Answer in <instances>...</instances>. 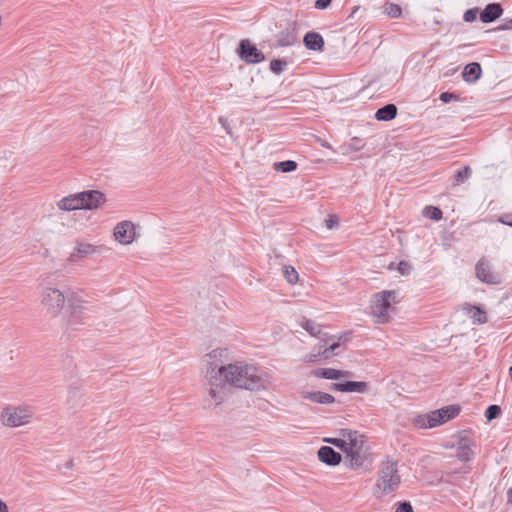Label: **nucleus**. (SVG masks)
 <instances>
[{
  "label": "nucleus",
  "instance_id": "41",
  "mask_svg": "<svg viewBox=\"0 0 512 512\" xmlns=\"http://www.w3.org/2000/svg\"><path fill=\"white\" fill-rule=\"evenodd\" d=\"M498 221L502 224L512 227V214H503L499 217Z\"/></svg>",
  "mask_w": 512,
  "mask_h": 512
},
{
  "label": "nucleus",
  "instance_id": "47",
  "mask_svg": "<svg viewBox=\"0 0 512 512\" xmlns=\"http://www.w3.org/2000/svg\"><path fill=\"white\" fill-rule=\"evenodd\" d=\"M509 373H510V377H511V380H512V366L509 369Z\"/></svg>",
  "mask_w": 512,
  "mask_h": 512
},
{
  "label": "nucleus",
  "instance_id": "31",
  "mask_svg": "<svg viewBox=\"0 0 512 512\" xmlns=\"http://www.w3.org/2000/svg\"><path fill=\"white\" fill-rule=\"evenodd\" d=\"M323 350L319 347L317 352H311L303 356V361L305 363H314L318 361L319 359H324Z\"/></svg>",
  "mask_w": 512,
  "mask_h": 512
},
{
  "label": "nucleus",
  "instance_id": "36",
  "mask_svg": "<svg viewBox=\"0 0 512 512\" xmlns=\"http://www.w3.org/2000/svg\"><path fill=\"white\" fill-rule=\"evenodd\" d=\"M478 14V10L476 8L468 9L464 12L463 19L466 22H473Z\"/></svg>",
  "mask_w": 512,
  "mask_h": 512
},
{
  "label": "nucleus",
  "instance_id": "26",
  "mask_svg": "<svg viewBox=\"0 0 512 512\" xmlns=\"http://www.w3.org/2000/svg\"><path fill=\"white\" fill-rule=\"evenodd\" d=\"M282 274H283L284 278L287 280V282L290 284L297 283V281L299 279V274L296 271V269L289 265H284L282 267Z\"/></svg>",
  "mask_w": 512,
  "mask_h": 512
},
{
  "label": "nucleus",
  "instance_id": "28",
  "mask_svg": "<svg viewBox=\"0 0 512 512\" xmlns=\"http://www.w3.org/2000/svg\"><path fill=\"white\" fill-rule=\"evenodd\" d=\"M383 9L384 13L392 18H399L402 15V9L398 4L386 3Z\"/></svg>",
  "mask_w": 512,
  "mask_h": 512
},
{
  "label": "nucleus",
  "instance_id": "23",
  "mask_svg": "<svg viewBox=\"0 0 512 512\" xmlns=\"http://www.w3.org/2000/svg\"><path fill=\"white\" fill-rule=\"evenodd\" d=\"M482 74V69L479 63L472 62L465 66L462 73L463 79L466 82L472 83L477 81Z\"/></svg>",
  "mask_w": 512,
  "mask_h": 512
},
{
  "label": "nucleus",
  "instance_id": "22",
  "mask_svg": "<svg viewBox=\"0 0 512 512\" xmlns=\"http://www.w3.org/2000/svg\"><path fill=\"white\" fill-rule=\"evenodd\" d=\"M305 47L313 51H321L324 47L323 37L316 32H309L304 36Z\"/></svg>",
  "mask_w": 512,
  "mask_h": 512
},
{
  "label": "nucleus",
  "instance_id": "9",
  "mask_svg": "<svg viewBox=\"0 0 512 512\" xmlns=\"http://www.w3.org/2000/svg\"><path fill=\"white\" fill-rule=\"evenodd\" d=\"M113 236L120 244L130 245L135 240V225L131 221H121L114 227Z\"/></svg>",
  "mask_w": 512,
  "mask_h": 512
},
{
  "label": "nucleus",
  "instance_id": "24",
  "mask_svg": "<svg viewBox=\"0 0 512 512\" xmlns=\"http://www.w3.org/2000/svg\"><path fill=\"white\" fill-rule=\"evenodd\" d=\"M463 310L472 319L474 324H484L487 322L486 313L479 307L465 304Z\"/></svg>",
  "mask_w": 512,
  "mask_h": 512
},
{
  "label": "nucleus",
  "instance_id": "2",
  "mask_svg": "<svg viewBox=\"0 0 512 512\" xmlns=\"http://www.w3.org/2000/svg\"><path fill=\"white\" fill-rule=\"evenodd\" d=\"M39 302L47 316L60 318V325L65 330H77L89 318L87 302L78 291H62L56 286L44 285L39 292Z\"/></svg>",
  "mask_w": 512,
  "mask_h": 512
},
{
  "label": "nucleus",
  "instance_id": "38",
  "mask_svg": "<svg viewBox=\"0 0 512 512\" xmlns=\"http://www.w3.org/2000/svg\"><path fill=\"white\" fill-rule=\"evenodd\" d=\"M325 225L328 229H333L335 228L337 225H338V218L334 215H330L326 220H325Z\"/></svg>",
  "mask_w": 512,
  "mask_h": 512
},
{
  "label": "nucleus",
  "instance_id": "20",
  "mask_svg": "<svg viewBox=\"0 0 512 512\" xmlns=\"http://www.w3.org/2000/svg\"><path fill=\"white\" fill-rule=\"evenodd\" d=\"M473 444L466 438H462L457 447V457L463 462L470 461L474 456Z\"/></svg>",
  "mask_w": 512,
  "mask_h": 512
},
{
  "label": "nucleus",
  "instance_id": "32",
  "mask_svg": "<svg viewBox=\"0 0 512 512\" xmlns=\"http://www.w3.org/2000/svg\"><path fill=\"white\" fill-rule=\"evenodd\" d=\"M287 65V62L284 61V60H281V59H274L271 61L270 63V70L274 73V74H281L285 68V66Z\"/></svg>",
  "mask_w": 512,
  "mask_h": 512
},
{
  "label": "nucleus",
  "instance_id": "7",
  "mask_svg": "<svg viewBox=\"0 0 512 512\" xmlns=\"http://www.w3.org/2000/svg\"><path fill=\"white\" fill-rule=\"evenodd\" d=\"M33 416L29 406H7L0 414L1 423L10 428H16L28 424Z\"/></svg>",
  "mask_w": 512,
  "mask_h": 512
},
{
  "label": "nucleus",
  "instance_id": "14",
  "mask_svg": "<svg viewBox=\"0 0 512 512\" xmlns=\"http://www.w3.org/2000/svg\"><path fill=\"white\" fill-rule=\"evenodd\" d=\"M368 383L364 381H346L341 383H333L331 390L350 393H365L368 390Z\"/></svg>",
  "mask_w": 512,
  "mask_h": 512
},
{
  "label": "nucleus",
  "instance_id": "1",
  "mask_svg": "<svg viewBox=\"0 0 512 512\" xmlns=\"http://www.w3.org/2000/svg\"><path fill=\"white\" fill-rule=\"evenodd\" d=\"M225 350L215 349L205 355L206 369L203 379V388L206 394L204 402L208 408H216L223 404L227 398V386L245 390H265L271 384L270 376L254 365L235 362L219 366L218 357Z\"/></svg>",
  "mask_w": 512,
  "mask_h": 512
},
{
  "label": "nucleus",
  "instance_id": "37",
  "mask_svg": "<svg viewBox=\"0 0 512 512\" xmlns=\"http://www.w3.org/2000/svg\"><path fill=\"white\" fill-rule=\"evenodd\" d=\"M324 441L338 447L340 450L345 443L342 436H339L338 438H326Z\"/></svg>",
  "mask_w": 512,
  "mask_h": 512
},
{
  "label": "nucleus",
  "instance_id": "13",
  "mask_svg": "<svg viewBox=\"0 0 512 512\" xmlns=\"http://www.w3.org/2000/svg\"><path fill=\"white\" fill-rule=\"evenodd\" d=\"M299 395L302 399L309 400L313 403L318 404H332L335 402V398L333 395L321 391H310L306 388H302L299 391Z\"/></svg>",
  "mask_w": 512,
  "mask_h": 512
},
{
  "label": "nucleus",
  "instance_id": "16",
  "mask_svg": "<svg viewBox=\"0 0 512 512\" xmlns=\"http://www.w3.org/2000/svg\"><path fill=\"white\" fill-rule=\"evenodd\" d=\"M342 338V336L336 338L335 336H328L326 334L322 335L319 346L323 350V354H325L324 359H328L336 354V350L340 346Z\"/></svg>",
  "mask_w": 512,
  "mask_h": 512
},
{
  "label": "nucleus",
  "instance_id": "8",
  "mask_svg": "<svg viewBox=\"0 0 512 512\" xmlns=\"http://www.w3.org/2000/svg\"><path fill=\"white\" fill-rule=\"evenodd\" d=\"M238 54L248 64H257L265 59V55L247 39L240 41Z\"/></svg>",
  "mask_w": 512,
  "mask_h": 512
},
{
  "label": "nucleus",
  "instance_id": "11",
  "mask_svg": "<svg viewBox=\"0 0 512 512\" xmlns=\"http://www.w3.org/2000/svg\"><path fill=\"white\" fill-rule=\"evenodd\" d=\"M81 192L69 194L57 201V208L60 211L71 212L75 210H83Z\"/></svg>",
  "mask_w": 512,
  "mask_h": 512
},
{
  "label": "nucleus",
  "instance_id": "45",
  "mask_svg": "<svg viewBox=\"0 0 512 512\" xmlns=\"http://www.w3.org/2000/svg\"><path fill=\"white\" fill-rule=\"evenodd\" d=\"M0 512H9L7 504L2 499H0Z\"/></svg>",
  "mask_w": 512,
  "mask_h": 512
},
{
  "label": "nucleus",
  "instance_id": "12",
  "mask_svg": "<svg viewBox=\"0 0 512 512\" xmlns=\"http://www.w3.org/2000/svg\"><path fill=\"white\" fill-rule=\"evenodd\" d=\"M476 276L480 281L487 284L495 285L501 282L500 277L491 271L488 262L484 259H481L476 265Z\"/></svg>",
  "mask_w": 512,
  "mask_h": 512
},
{
  "label": "nucleus",
  "instance_id": "44",
  "mask_svg": "<svg viewBox=\"0 0 512 512\" xmlns=\"http://www.w3.org/2000/svg\"><path fill=\"white\" fill-rule=\"evenodd\" d=\"M502 29H505V30L512 29V19L505 20V23L503 24Z\"/></svg>",
  "mask_w": 512,
  "mask_h": 512
},
{
  "label": "nucleus",
  "instance_id": "29",
  "mask_svg": "<svg viewBox=\"0 0 512 512\" xmlns=\"http://www.w3.org/2000/svg\"><path fill=\"white\" fill-rule=\"evenodd\" d=\"M424 215L429 219L438 221L442 219L443 213L437 207H426L424 209Z\"/></svg>",
  "mask_w": 512,
  "mask_h": 512
},
{
  "label": "nucleus",
  "instance_id": "39",
  "mask_svg": "<svg viewBox=\"0 0 512 512\" xmlns=\"http://www.w3.org/2000/svg\"><path fill=\"white\" fill-rule=\"evenodd\" d=\"M395 512H414L409 502H402L398 505Z\"/></svg>",
  "mask_w": 512,
  "mask_h": 512
},
{
  "label": "nucleus",
  "instance_id": "6",
  "mask_svg": "<svg viewBox=\"0 0 512 512\" xmlns=\"http://www.w3.org/2000/svg\"><path fill=\"white\" fill-rule=\"evenodd\" d=\"M459 411V408L456 406L444 407L429 414L417 416L414 424L421 429L433 428L454 418L458 415Z\"/></svg>",
  "mask_w": 512,
  "mask_h": 512
},
{
  "label": "nucleus",
  "instance_id": "10",
  "mask_svg": "<svg viewBox=\"0 0 512 512\" xmlns=\"http://www.w3.org/2000/svg\"><path fill=\"white\" fill-rule=\"evenodd\" d=\"M83 210H97L107 202L106 195L99 190H86L81 192Z\"/></svg>",
  "mask_w": 512,
  "mask_h": 512
},
{
  "label": "nucleus",
  "instance_id": "42",
  "mask_svg": "<svg viewBox=\"0 0 512 512\" xmlns=\"http://www.w3.org/2000/svg\"><path fill=\"white\" fill-rule=\"evenodd\" d=\"M457 96L453 93H449V92H444L440 95V100L444 103H448L450 102L451 100H454L456 99Z\"/></svg>",
  "mask_w": 512,
  "mask_h": 512
},
{
  "label": "nucleus",
  "instance_id": "3",
  "mask_svg": "<svg viewBox=\"0 0 512 512\" xmlns=\"http://www.w3.org/2000/svg\"><path fill=\"white\" fill-rule=\"evenodd\" d=\"M339 436H342L345 440L341 451L345 453L348 466L352 469L362 467L366 459L364 435L356 430L341 429Z\"/></svg>",
  "mask_w": 512,
  "mask_h": 512
},
{
  "label": "nucleus",
  "instance_id": "30",
  "mask_svg": "<svg viewBox=\"0 0 512 512\" xmlns=\"http://www.w3.org/2000/svg\"><path fill=\"white\" fill-rule=\"evenodd\" d=\"M471 174L472 171L469 166H465L463 170L457 171L455 175V185H458L467 180L468 178H470Z\"/></svg>",
  "mask_w": 512,
  "mask_h": 512
},
{
  "label": "nucleus",
  "instance_id": "34",
  "mask_svg": "<svg viewBox=\"0 0 512 512\" xmlns=\"http://www.w3.org/2000/svg\"><path fill=\"white\" fill-rule=\"evenodd\" d=\"M363 147H364V144L362 143V141L359 138L354 137L351 139V142L347 145V150L348 151H359Z\"/></svg>",
  "mask_w": 512,
  "mask_h": 512
},
{
  "label": "nucleus",
  "instance_id": "21",
  "mask_svg": "<svg viewBox=\"0 0 512 512\" xmlns=\"http://www.w3.org/2000/svg\"><path fill=\"white\" fill-rule=\"evenodd\" d=\"M298 325L313 337L321 338L323 335L322 326L319 323L315 322L314 320H311L305 316H302L298 320Z\"/></svg>",
  "mask_w": 512,
  "mask_h": 512
},
{
  "label": "nucleus",
  "instance_id": "15",
  "mask_svg": "<svg viewBox=\"0 0 512 512\" xmlns=\"http://www.w3.org/2000/svg\"><path fill=\"white\" fill-rule=\"evenodd\" d=\"M102 252V246H96L91 243L80 242L74 248L70 255V261H77L78 257H89Z\"/></svg>",
  "mask_w": 512,
  "mask_h": 512
},
{
  "label": "nucleus",
  "instance_id": "43",
  "mask_svg": "<svg viewBox=\"0 0 512 512\" xmlns=\"http://www.w3.org/2000/svg\"><path fill=\"white\" fill-rule=\"evenodd\" d=\"M331 0H317L315 2V7L317 9H325L330 4Z\"/></svg>",
  "mask_w": 512,
  "mask_h": 512
},
{
  "label": "nucleus",
  "instance_id": "46",
  "mask_svg": "<svg viewBox=\"0 0 512 512\" xmlns=\"http://www.w3.org/2000/svg\"><path fill=\"white\" fill-rule=\"evenodd\" d=\"M508 503L512 504V487L507 492Z\"/></svg>",
  "mask_w": 512,
  "mask_h": 512
},
{
  "label": "nucleus",
  "instance_id": "25",
  "mask_svg": "<svg viewBox=\"0 0 512 512\" xmlns=\"http://www.w3.org/2000/svg\"><path fill=\"white\" fill-rule=\"evenodd\" d=\"M397 115V107L394 104H387L382 108H379L375 114V117L379 121H390Z\"/></svg>",
  "mask_w": 512,
  "mask_h": 512
},
{
  "label": "nucleus",
  "instance_id": "27",
  "mask_svg": "<svg viewBox=\"0 0 512 512\" xmlns=\"http://www.w3.org/2000/svg\"><path fill=\"white\" fill-rule=\"evenodd\" d=\"M274 168L277 171H280V172H283V173H288V172H292V171L296 170L297 163L295 161H292V160L276 162L274 164Z\"/></svg>",
  "mask_w": 512,
  "mask_h": 512
},
{
  "label": "nucleus",
  "instance_id": "18",
  "mask_svg": "<svg viewBox=\"0 0 512 512\" xmlns=\"http://www.w3.org/2000/svg\"><path fill=\"white\" fill-rule=\"evenodd\" d=\"M319 460L329 466H336L341 462V455L329 446H322L318 450Z\"/></svg>",
  "mask_w": 512,
  "mask_h": 512
},
{
  "label": "nucleus",
  "instance_id": "17",
  "mask_svg": "<svg viewBox=\"0 0 512 512\" xmlns=\"http://www.w3.org/2000/svg\"><path fill=\"white\" fill-rule=\"evenodd\" d=\"M310 374L317 378H324L329 380L351 377V373L349 371L337 370L334 368H318L311 371Z\"/></svg>",
  "mask_w": 512,
  "mask_h": 512
},
{
  "label": "nucleus",
  "instance_id": "19",
  "mask_svg": "<svg viewBox=\"0 0 512 512\" xmlns=\"http://www.w3.org/2000/svg\"><path fill=\"white\" fill-rule=\"evenodd\" d=\"M501 5L498 3L488 4L483 11L480 13V20L483 23H490L495 21L502 15Z\"/></svg>",
  "mask_w": 512,
  "mask_h": 512
},
{
  "label": "nucleus",
  "instance_id": "35",
  "mask_svg": "<svg viewBox=\"0 0 512 512\" xmlns=\"http://www.w3.org/2000/svg\"><path fill=\"white\" fill-rule=\"evenodd\" d=\"M397 270L401 275H409L412 270V266L409 262L401 261L398 263Z\"/></svg>",
  "mask_w": 512,
  "mask_h": 512
},
{
  "label": "nucleus",
  "instance_id": "5",
  "mask_svg": "<svg viewBox=\"0 0 512 512\" xmlns=\"http://www.w3.org/2000/svg\"><path fill=\"white\" fill-rule=\"evenodd\" d=\"M401 484V476L397 463L393 461L383 462L379 468L375 484V493L386 496L395 492Z\"/></svg>",
  "mask_w": 512,
  "mask_h": 512
},
{
  "label": "nucleus",
  "instance_id": "40",
  "mask_svg": "<svg viewBox=\"0 0 512 512\" xmlns=\"http://www.w3.org/2000/svg\"><path fill=\"white\" fill-rule=\"evenodd\" d=\"M295 42V38L293 35L287 34L285 38L279 39V44L281 46H289Z\"/></svg>",
  "mask_w": 512,
  "mask_h": 512
},
{
  "label": "nucleus",
  "instance_id": "33",
  "mask_svg": "<svg viewBox=\"0 0 512 512\" xmlns=\"http://www.w3.org/2000/svg\"><path fill=\"white\" fill-rule=\"evenodd\" d=\"M500 411L501 409L499 406L490 405L485 411V417L488 421H491L499 415Z\"/></svg>",
  "mask_w": 512,
  "mask_h": 512
},
{
  "label": "nucleus",
  "instance_id": "4",
  "mask_svg": "<svg viewBox=\"0 0 512 512\" xmlns=\"http://www.w3.org/2000/svg\"><path fill=\"white\" fill-rule=\"evenodd\" d=\"M398 293L395 290H384L372 297L371 316L377 324H385L391 320L394 312L393 304L398 303Z\"/></svg>",
  "mask_w": 512,
  "mask_h": 512
}]
</instances>
